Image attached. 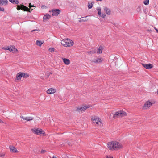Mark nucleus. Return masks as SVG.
<instances>
[{"label":"nucleus","instance_id":"f257e3e1","mask_svg":"<svg viewBox=\"0 0 158 158\" xmlns=\"http://www.w3.org/2000/svg\"><path fill=\"white\" fill-rule=\"evenodd\" d=\"M107 147L110 150H118L122 148V145L117 141H113L109 142Z\"/></svg>","mask_w":158,"mask_h":158},{"label":"nucleus","instance_id":"f3484780","mask_svg":"<svg viewBox=\"0 0 158 158\" xmlns=\"http://www.w3.org/2000/svg\"><path fill=\"white\" fill-rule=\"evenodd\" d=\"M0 1V5H3L4 4L6 5L8 4V1L7 0H1Z\"/></svg>","mask_w":158,"mask_h":158},{"label":"nucleus","instance_id":"a211bd4d","mask_svg":"<svg viewBox=\"0 0 158 158\" xmlns=\"http://www.w3.org/2000/svg\"><path fill=\"white\" fill-rule=\"evenodd\" d=\"M22 77L21 72H19L16 75V79L17 80H20L21 79Z\"/></svg>","mask_w":158,"mask_h":158},{"label":"nucleus","instance_id":"a19ab883","mask_svg":"<svg viewBox=\"0 0 158 158\" xmlns=\"http://www.w3.org/2000/svg\"><path fill=\"white\" fill-rule=\"evenodd\" d=\"M106 158H113V157L110 156H106Z\"/></svg>","mask_w":158,"mask_h":158},{"label":"nucleus","instance_id":"de8ad7c7","mask_svg":"<svg viewBox=\"0 0 158 158\" xmlns=\"http://www.w3.org/2000/svg\"><path fill=\"white\" fill-rule=\"evenodd\" d=\"M68 145H70V143H68Z\"/></svg>","mask_w":158,"mask_h":158},{"label":"nucleus","instance_id":"79ce46f5","mask_svg":"<svg viewBox=\"0 0 158 158\" xmlns=\"http://www.w3.org/2000/svg\"><path fill=\"white\" fill-rule=\"evenodd\" d=\"M20 118L23 119L25 120V118L23 116H22L21 115L20 116Z\"/></svg>","mask_w":158,"mask_h":158},{"label":"nucleus","instance_id":"2f4dec72","mask_svg":"<svg viewBox=\"0 0 158 158\" xmlns=\"http://www.w3.org/2000/svg\"><path fill=\"white\" fill-rule=\"evenodd\" d=\"M141 6H138V8H137V12H140V11H141Z\"/></svg>","mask_w":158,"mask_h":158},{"label":"nucleus","instance_id":"9d476101","mask_svg":"<svg viewBox=\"0 0 158 158\" xmlns=\"http://www.w3.org/2000/svg\"><path fill=\"white\" fill-rule=\"evenodd\" d=\"M51 17L50 15L48 14H46L43 17V19L44 22L47 21Z\"/></svg>","mask_w":158,"mask_h":158},{"label":"nucleus","instance_id":"6e6552de","mask_svg":"<svg viewBox=\"0 0 158 158\" xmlns=\"http://www.w3.org/2000/svg\"><path fill=\"white\" fill-rule=\"evenodd\" d=\"M152 103H151L149 101H148L146 102L143 106V109H146L149 108L152 104Z\"/></svg>","mask_w":158,"mask_h":158},{"label":"nucleus","instance_id":"dca6fc26","mask_svg":"<svg viewBox=\"0 0 158 158\" xmlns=\"http://www.w3.org/2000/svg\"><path fill=\"white\" fill-rule=\"evenodd\" d=\"M64 62L67 65H69L70 63V62L69 59L65 58L63 59Z\"/></svg>","mask_w":158,"mask_h":158},{"label":"nucleus","instance_id":"58836bf2","mask_svg":"<svg viewBox=\"0 0 158 158\" xmlns=\"http://www.w3.org/2000/svg\"><path fill=\"white\" fill-rule=\"evenodd\" d=\"M8 47H3V49H4V50H8V49H7L8 48Z\"/></svg>","mask_w":158,"mask_h":158},{"label":"nucleus","instance_id":"0eeeda50","mask_svg":"<svg viewBox=\"0 0 158 158\" xmlns=\"http://www.w3.org/2000/svg\"><path fill=\"white\" fill-rule=\"evenodd\" d=\"M91 106V105H88L86 106H82V107H78L77 109V111L80 112L84 111L86 110L87 108H89Z\"/></svg>","mask_w":158,"mask_h":158},{"label":"nucleus","instance_id":"4be33fe9","mask_svg":"<svg viewBox=\"0 0 158 158\" xmlns=\"http://www.w3.org/2000/svg\"><path fill=\"white\" fill-rule=\"evenodd\" d=\"M9 1L13 4H18L19 3L18 0H9Z\"/></svg>","mask_w":158,"mask_h":158},{"label":"nucleus","instance_id":"f03ea898","mask_svg":"<svg viewBox=\"0 0 158 158\" xmlns=\"http://www.w3.org/2000/svg\"><path fill=\"white\" fill-rule=\"evenodd\" d=\"M61 43L62 45L65 47L70 46L73 44V42L68 39L62 40Z\"/></svg>","mask_w":158,"mask_h":158},{"label":"nucleus","instance_id":"cd10ccee","mask_svg":"<svg viewBox=\"0 0 158 158\" xmlns=\"http://www.w3.org/2000/svg\"><path fill=\"white\" fill-rule=\"evenodd\" d=\"M101 9L100 7H99L98 9H97V10H98V15H101Z\"/></svg>","mask_w":158,"mask_h":158},{"label":"nucleus","instance_id":"c03bdc74","mask_svg":"<svg viewBox=\"0 0 158 158\" xmlns=\"http://www.w3.org/2000/svg\"><path fill=\"white\" fill-rule=\"evenodd\" d=\"M52 73L51 72H49L48 73V75L49 76L50 74H52Z\"/></svg>","mask_w":158,"mask_h":158},{"label":"nucleus","instance_id":"5701e85b","mask_svg":"<svg viewBox=\"0 0 158 158\" xmlns=\"http://www.w3.org/2000/svg\"><path fill=\"white\" fill-rule=\"evenodd\" d=\"M43 43V42H42L41 41H40L38 40H37L36 41V44L37 45H38L39 46H41L42 44Z\"/></svg>","mask_w":158,"mask_h":158},{"label":"nucleus","instance_id":"3c124183","mask_svg":"<svg viewBox=\"0 0 158 158\" xmlns=\"http://www.w3.org/2000/svg\"><path fill=\"white\" fill-rule=\"evenodd\" d=\"M81 20H83V19L81 20H81L80 21H81Z\"/></svg>","mask_w":158,"mask_h":158},{"label":"nucleus","instance_id":"49530a36","mask_svg":"<svg viewBox=\"0 0 158 158\" xmlns=\"http://www.w3.org/2000/svg\"><path fill=\"white\" fill-rule=\"evenodd\" d=\"M96 1H102V0H96Z\"/></svg>","mask_w":158,"mask_h":158},{"label":"nucleus","instance_id":"c85d7f7f","mask_svg":"<svg viewBox=\"0 0 158 158\" xmlns=\"http://www.w3.org/2000/svg\"><path fill=\"white\" fill-rule=\"evenodd\" d=\"M143 3L146 5H148L149 3V0H145L143 2Z\"/></svg>","mask_w":158,"mask_h":158},{"label":"nucleus","instance_id":"a878e982","mask_svg":"<svg viewBox=\"0 0 158 158\" xmlns=\"http://www.w3.org/2000/svg\"><path fill=\"white\" fill-rule=\"evenodd\" d=\"M94 2H92L90 4H89V3H88V8L89 9H90L92 8V7L93 6V4Z\"/></svg>","mask_w":158,"mask_h":158},{"label":"nucleus","instance_id":"7ed1b4c3","mask_svg":"<svg viewBox=\"0 0 158 158\" xmlns=\"http://www.w3.org/2000/svg\"><path fill=\"white\" fill-rule=\"evenodd\" d=\"M91 120L94 123H96L98 125H100V126L102 125V123L101 122V119L99 118L97 116H92L91 117Z\"/></svg>","mask_w":158,"mask_h":158},{"label":"nucleus","instance_id":"b1692460","mask_svg":"<svg viewBox=\"0 0 158 158\" xmlns=\"http://www.w3.org/2000/svg\"><path fill=\"white\" fill-rule=\"evenodd\" d=\"M33 118L32 117H26L25 118V120L27 121H30L33 120Z\"/></svg>","mask_w":158,"mask_h":158},{"label":"nucleus","instance_id":"4c0bfd02","mask_svg":"<svg viewBox=\"0 0 158 158\" xmlns=\"http://www.w3.org/2000/svg\"><path fill=\"white\" fill-rule=\"evenodd\" d=\"M29 6L30 7V8H31V7H34V6L33 5H31V3H29Z\"/></svg>","mask_w":158,"mask_h":158},{"label":"nucleus","instance_id":"ea45409f","mask_svg":"<svg viewBox=\"0 0 158 158\" xmlns=\"http://www.w3.org/2000/svg\"><path fill=\"white\" fill-rule=\"evenodd\" d=\"M40 31V30L39 29H34V30H32L31 31V32H33V31Z\"/></svg>","mask_w":158,"mask_h":158},{"label":"nucleus","instance_id":"4468645a","mask_svg":"<svg viewBox=\"0 0 158 158\" xmlns=\"http://www.w3.org/2000/svg\"><path fill=\"white\" fill-rule=\"evenodd\" d=\"M118 112L119 113V116H121V117L125 116L127 115L126 113L123 111L120 110L118 111Z\"/></svg>","mask_w":158,"mask_h":158},{"label":"nucleus","instance_id":"473e14b6","mask_svg":"<svg viewBox=\"0 0 158 158\" xmlns=\"http://www.w3.org/2000/svg\"><path fill=\"white\" fill-rule=\"evenodd\" d=\"M100 16L102 18H104L105 17L106 15L105 14H102Z\"/></svg>","mask_w":158,"mask_h":158},{"label":"nucleus","instance_id":"39448f33","mask_svg":"<svg viewBox=\"0 0 158 158\" xmlns=\"http://www.w3.org/2000/svg\"><path fill=\"white\" fill-rule=\"evenodd\" d=\"M17 9L18 10H21L24 11H26L29 12H30V9L26 7V6L23 5H17Z\"/></svg>","mask_w":158,"mask_h":158},{"label":"nucleus","instance_id":"7c9ffc66","mask_svg":"<svg viewBox=\"0 0 158 158\" xmlns=\"http://www.w3.org/2000/svg\"><path fill=\"white\" fill-rule=\"evenodd\" d=\"M12 48L13 49V52H14L16 53L18 51V50L15 48V47H12Z\"/></svg>","mask_w":158,"mask_h":158},{"label":"nucleus","instance_id":"f8f14e48","mask_svg":"<svg viewBox=\"0 0 158 158\" xmlns=\"http://www.w3.org/2000/svg\"><path fill=\"white\" fill-rule=\"evenodd\" d=\"M56 91V89L52 88L48 89L47 91V93L48 94H51L55 93Z\"/></svg>","mask_w":158,"mask_h":158},{"label":"nucleus","instance_id":"c756f323","mask_svg":"<svg viewBox=\"0 0 158 158\" xmlns=\"http://www.w3.org/2000/svg\"><path fill=\"white\" fill-rule=\"evenodd\" d=\"M55 48H50L49 49V51L51 52H53L54 51Z\"/></svg>","mask_w":158,"mask_h":158},{"label":"nucleus","instance_id":"1a4fd4ad","mask_svg":"<svg viewBox=\"0 0 158 158\" xmlns=\"http://www.w3.org/2000/svg\"><path fill=\"white\" fill-rule=\"evenodd\" d=\"M143 66L147 69H149L152 68L153 67V65L151 64H142Z\"/></svg>","mask_w":158,"mask_h":158},{"label":"nucleus","instance_id":"a18cd8bd","mask_svg":"<svg viewBox=\"0 0 158 158\" xmlns=\"http://www.w3.org/2000/svg\"><path fill=\"white\" fill-rule=\"evenodd\" d=\"M0 123H3V122L2 121V120L0 119Z\"/></svg>","mask_w":158,"mask_h":158},{"label":"nucleus","instance_id":"ddd939ff","mask_svg":"<svg viewBox=\"0 0 158 158\" xmlns=\"http://www.w3.org/2000/svg\"><path fill=\"white\" fill-rule=\"evenodd\" d=\"M10 151L11 152L13 153H16L18 151L17 150L16 148L14 146H10L9 147Z\"/></svg>","mask_w":158,"mask_h":158},{"label":"nucleus","instance_id":"c9c22d12","mask_svg":"<svg viewBox=\"0 0 158 158\" xmlns=\"http://www.w3.org/2000/svg\"><path fill=\"white\" fill-rule=\"evenodd\" d=\"M41 8L43 9L44 8H47V7L45 5H42L41 6Z\"/></svg>","mask_w":158,"mask_h":158},{"label":"nucleus","instance_id":"6ab92c4d","mask_svg":"<svg viewBox=\"0 0 158 158\" xmlns=\"http://www.w3.org/2000/svg\"><path fill=\"white\" fill-rule=\"evenodd\" d=\"M119 116V113L118 111V112H116V113L114 114L113 118L114 119H115L116 118H118Z\"/></svg>","mask_w":158,"mask_h":158},{"label":"nucleus","instance_id":"2eb2a0df","mask_svg":"<svg viewBox=\"0 0 158 158\" xmlns=\"http://www.w3.org/2000/svg\"><path fill=\"white\" fill-rule=\"evenodd\" d=\"M104 11L105 13L107 15H110L111 13L110 10L107 7H106L104 8Z\"/></svg>","mask_w":158,"mask_h":158},{"label":"nucleus","instance_id":"20e7f679","mask_svg":"<svg viewBox=\"0 0 158 158\" xmlns=\"http://www.w3.org/2000/svg\"><path fill=\"white\" fill-rule=\"evenodd\" d=\"M31 131L35 134L38 135H40L41 134L44 135L45 134V132L44 131L39 128L32 129Z\"/></svg>","mask_w":158,"mask_h":158},{"label":"nucleus","instance_id":"37998d69","mask_svg":"<svg viewBox=\"0 0 158 158\" xmlns=\"http://www.w3.org/2000/svg\"><path fill=\"white\" fill-rule=\"evenodd\" d=\"M154 28L155 30H156V31L158 33V29L156 27H155Z\"/></svg>","mask_w":158,"mask_h":158},{"label":"nucleus","instance_id":"bb28decb","mask_svg":"<svg viewBox=\"0 0 158 158\" xmlns=\"http://www.w3.org/2000/svg\"><path fill=\"white\" fill-rule=\"evenodd\" d=\"M12 46H11L10 47H8V48L7 49L8 50H9L10 52H13V49L12 48Z\"/></svg>","mask_w":158,"mask_h":158},{"label":"nucleus","instance_id":"423d86ee","mask_svg":"<svg viewBox=\"0 0 158 158\" xmlns=\"http://www.w3.org/2000/svg\"><path fill=\"white\" fill-rule=\"evenodd\" d=\"M49 11L52 13V16H57L61 12V11L60 9H52L51 10V11Z\"/></svg>","mask_w":158,"mask_h":158},{"label":"nucleus","instance_id":"aec40b11","mask_svg":"<svg viewBox=\"0 0 158 158\" xmlns=\"http://www.w3.org/2000/svg\"><path fill=\"white\" fill-rule=\"evenodd\" d=\"M21 73L22 76V77H23L24 78L28 77L29 76V75L27 73H24L23 72H21Z\"/></svg>","mask_w":158,"mask_h":158},{"label":"nucleus","instance_id":"864d4df0","mask_svg":"<svg viewBox=\"0 0 158 158\" xmlns=\"http://www.w3.org/2000/svg\"><path fill=\"white\" fill-rule=\"evenodd\" d=\"M31 11H32V10H31Z\"/></svg>","mask_w":158,"mask_h":158},{"label":"nucleus","instance_id":"f704fd0d","mask_svg":"<svg viewBox=\"0 0 158 158\" xmlns=\"http://www.w3.org/2000/svg\"><path fill=\"white\" fill-rule=\"evenodd\" d=\"M4 9L3 8H1L0 7V11H4Z\"/></svg>","mask_w":158,"mask_h":158},{"label":"nucleus","instance_id":"603ef678","mask_svg":"<svg viewBox=\"0 0 158 158\" xmlns=\"http://www.w3.org/2000/svg\"><path fill=\"white\" fill-rule=\"evenodd\" d=\"M84 21H86L87 20H84Z\"/></svg>","mask_w":158,"mask_h":158},{"label":"nucleus","instance_id":"8fccbe9b","mask_svg":"<svg viewBox=\"0 0 158 158\" xmlns=\"http://www.w3.org/2000/svg\"><path fill=\"white\" fill-rule=\"evenodd\" d=\"M157 94L158 95V90H157Z\"/></svg>","mask_w":158,"mask_h":158},{"label":"nucleus","instance_id":"412c9836","mask_svg":"<svg viewBox=\"0 0 158 158\" xmlns=\"http://www.w3.org/2000/svg\"><path fill=\"white\" fill-rule=\"evenodd\" d=\"M103 49V47L101 46H100L98 48V50L97 51L98 53H102V51Z\"/></svg>","mask_w":158,"mask_h":158},{"label":"nucleus","instance_id":"9b49d317","mask_svg":"<svg viewBox=\"0 0 158 158\" xmlns=\"http://www.w3.org/2000/svg\"><path fill=\"white\" fill-rule=\"evenodd\" d=\"M102 59L101 58L94 59L91 60L92 62L96 63H100L102 62Z\"/></svg>","mask_w":158,"mask_h":158},{"label":"nucleus","instance_id":"393cba45","mask_svg":"<svg viewBox=\"0 0 158 158\" xmlns=\"http://www.w3.org/2000/svg\"><path fill=\"white\" fill-rule=\"evenodd\" d=\"M96 52V51L95 50H92L88 52L87 53L89 54H93Z\"/></svg>","mask_w":158,"mask_h":158},{"label":"nucleus","instance_id":"72a5a7b5","mask_svg":"<svg viewBox=\"0 0 158 158\" xmlns=\"http://www.w3.org/2000/svg\"><path fill=\"white\" fill-rule=\"evenodd\" d=\"M46 151L44 150H42L41 151V154H44L45 153Z\"/></svg>","mask_w":158,"mask_h":158},{"label":"nucleus","instance_id":"e433bc0d","mask_svg":"<svg viewBox=\"0 0 158 158\" xmlns=\"http://www.w3.org/2000/svg\"><path fill=\"white\" fill-rule=\"evenodd\" d=\"M5 153H0V156L2 157L4 156H5Z\"/></svg>","mask_w":158,"mask_h":158},{"label":"nucleus","instance_id":"09e8293b","mask_svg":"<svg viewBox=\"0 0 158 158\" xmlns=\"http://www.w3.org/2000/svg\"><path fill=\"white\" fill-rule=\"evenodd\" d=\"M68 145H70V143H68Z\"/></svg>","mask_w":158,"mask_h":158}]
</instances>
